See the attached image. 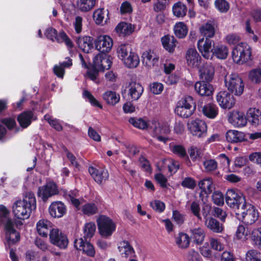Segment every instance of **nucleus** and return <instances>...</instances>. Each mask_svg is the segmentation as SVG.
Wrapping results in <instances>:
<instances>
[{"label":"nucleus","instance_id":"obj_54","mask_svg":"<svg viewBox=\"0 0 261 261\" xmlns=\"http://www.w3.org/2000/svg\"><path fill=\"white\" fill-rule=\"evenodd\" d=\"M246 261H261V253L255 250H250L247 252Z\"/></svg>","mask_w":261,"mask_h":261},{"label":"nucleus","instance_id":"obj_20","mask_svg":"<svg viewBox=\"0 0 261 261\" xmlns=\"http://www.w3.org/2000/svg\"><path fill=\"white\" fill-rule=\"evenodd\" d=\"M74 246L76 249L82 250L89 256H93L95 254L93 246L88 242H84L82 238L76 239L74 242Z\"/></svg>","mask_w":261,"mask_h":261},{"label":"nucleus","instance_id":"obj_13","mask_svg":"<svg viewBox=\"0 0 261 261\" xmlns=\"http://www.w3.org/2000/svg\"><path fill=\"white\" fill-rule=\"evenodd\" d=\"M216 100L222 109H230L235 105V99L229 92L220 91L216 95Z\"/></svg>","mask_w":261,"mask_h":261},{"label":"nucleus","instance_id":"obj_35","mask_svg":"<svg viewBox=\"0 0 261 261\" xmlns=\"http://www.w3.org/2000/svg\"><path fill=\"white\" fill-rule=\"evenodd\" d=\"M103 100L106 103L111 106H114L119 102L120 95L118 93L113 91H107L102 96Z\"/></svg>","mask_w":261,"mask_h":261},{"label":"nucleus","instance_id":"obj_49","mask_svg":"<svg viewBox=\"0 0 261 261\" xmlns=\"http://www.w3.org/2000/svg\"><path fill=\"white\" fill-rule=\"evenodd\" d=\"M174 32L175 36L179 38L185 37L188 33L187 25L183 22L175 23L174 27Z\"/></svg>","mask_w":261,"mask_h":261},{"label":"nucleus","instance_id":"obj_46","mask_svg":"<svg viewBox=\"0 0 261 261\" xmlns=\"http://www.w3.org/2000/svg\"><path fill=\"white\" fill-rule=\"evenodd\" d=\"M132 52L131 46L128 44H121L117 48V56L122 61Z\"/></svg>","mask_w":261,"mask_h":261},{"label":"nucleus","instance_id":"obj_7","mask_svg":"<svg viewBox=\"0 0 261 261\" xmlns=\"http://www.w3.org/2000/svg\"><path fill=\"white\" fill-rule=\"evenodd\" d=\"M97 223L99 233L104 237L111 236L115 231V223L111 219L106 216H100L97 219Z\"/></svg>","mask_w":261,"mask_h":261},{"label":"nucleus","instance_id":"obj_39","mask_svg":"<svg viewBox=\"0 0 261 261\" xmlns=\"http://www.w3.org/2000/svg\"><path fill=\"white\" fill-rule=\"evenodd\" d=\"M124 65L129 68H134L138 66L140 58L135 52L130 53L129 56L122 61Z\"/></svg>","mask_w":261,"mask_h":261},{"label":"nucleus","instance_id":"obj_58","mask_svg":"<svg viewBox=\"0 0 261 261\" xmlns=\"http://www.w3.org/2000/svg\"><path fill=\"white\" fill-rule=\"evenodd\" d=\"M83 96L87 99L91 105L94 107H97L100 109L102 108V105L94 97L88 90H85L83 92Z\"/></svg>","mask_w":261,"mask_h":261},{"label":"nucleus","instance_id":"obj_26","mask_svg":"<svg viewBox=\"0 0 261 261\" xmlns=\"http://www.w3.org/2000/svg\"><path fill=\"white\" fill-rule=\"evenodd\" d=\"M6 238L9 245L17 242L20 239L19 233L14 229L13 223L4 227Z\"/></svg>","mask_w":261,"mask_h":261},{"label":"nucleus","instance_id":"obj_41","mask_svg":"<svg viewBox=\"0 0 261 261\" xmlns=\"http://www.w3.org/2000/svg\"><path fill=\"white\" fill-rule=\"evenodd\" d=\"M33 114L31 111L25 112L17 117V120L20 125L23 128H26L32 122Z\"/></svg>","mask_w":261,"mask_h":261},{"label":"nucleus","instance_id":"obj_48","mask_svg":"<svg viewBox=\"0 0 261 261\" xmlns=\"http://www.w3.org/2000/svg\"><path fill=\"white\" fill-rule=\"evenodd\" d=\"M78 192L76 190L67 191H64L63 195L68 201H70L71 203L77 208L81 204L80 201L76 198L77 196Z\"/></svg>","mask_w":261,"mask_h":261},{"label":"nucleus","instance_id":"obj_53","mask_svg":"<svg viewBox=\"0 0 261 261\" xmlns=\"http://www.w3.org/2000/svg\"><path fill=\"white\" fill-rule=\"evenodd\" d=\"M215 6L221 13H226L230 8V5L226 0H215Z\"/></svg>","mask_w":261,"mask_h":261},{"label":"nucleus","instance_id":"obj_31","mask_svg":"<svg viewBox=\"0 0 261 261\" xmlns=\"http://www.w3.org/2000/svg\"><path fill=\"white\" fill-rule=\"evenodd\" d=\"M118 250L122 257H132L135 254V251L129 243L124 241L120 243Z\"/></svg>","mask_w":261,"mask_h":261},{"label":"nucleus","instance_id":"obj_17","mask_svg":"<svg viewBox=\"0 0 261 261\" xmlns=\"http://www.w3.org/2000/svg\"><path fill=\"white\" fill-rule=\"evenodd\" d=\"M88 171L92 177L98 184H101L103 181L107 180L109 177L107 170L103 168H96L90 167Z\"/></svg>","mask_w":261,"mask_h":261},{"label":"nucleus","instance_id":"obj_6","mask_svg":"<svg viewBox=\"0 0 261 261\" xmlns=\"http://www.w3.org/2000/svg\"><path fill=\"white\" fill-rule=\"evenodd\" d=\"M195 107L193 98L191 96H186L178 102L175 112L181 117L188 118L193 113Z\"/></svg>","mask_w":261,"mask_h":261},{"label":"nucleus","instance_id":"obj_56","mask_svg":"<svg viewBox=\"0 0 261 261\" xmlns=\"http://www.w3.org/2000/svg\"><path fill=\"white\" fill-rule=\"evenodd\" d=\"M44 119L56 130L61 131L62 130L63 127L59 120L53 118L52 117L48 114H46L44 116Z\"/></svg>","mask_w":261,"mask_h":261},{"label":"nucleus","instance_id":"obj_51","mask_svg":"<svg viewBox=\"0 0 261 261\" xmlns=\"http://www.w3.org/2000/svg\"><path fill=\"white\" fill-rule=\"evenodd\" d=\"M81 210L85 215L90 216L96 214L98 208L94 203H88L82 205Z\"/></svg>","mask_w":261,"mask_h":261},{"label":"nucleus","instance_id":"obj_40","mask_svg":"<svg viewBox=\"0 0 261 261\" xmlns=\"http://www.w3.org/2000/svg\"><path fill=\"white\" fill-rule=\"evenodd\" d=\"M213 55L221 60L225 59L228 54V48L224 45H218L214 46L212 50Z\"/></svg>","mask_w":261,"mask_h":261},{"label":"nucleus","instance_id":"obj_3","mask_svg":"<svg viewBox=\"0 0 261 261\" xmlns=\"http://www.w3.org/2000/svg\"><path fill=\"white\" fill-rule=\"evenodd\" d=\"M237 218L246 225H251L256 221L258 218V214L253 206L246 204L242 207L236 211Z\"/></svg>","mask_w":261,"mask_h":261},{"label":"nucleus","instance_id":"obj_37","mask_svg":"<svg viewBox=\"0 0 261 261\" xmlns=\"http://www.w3.org/2000/svg\"><path fill=\"white\" fill-rule=\"evenodd\" d=\"M201 111L205 116L214 119L218 114V108L215 104L208 103L202 107Z\"/></svg>","mask_w":261,"mask_h":261},{"label":"nucleus","instance_id":"obj_34","mask_svg":"<svg viewBox=\"0 0 261 261\" xmlns=\"http://www.w3.org/2000/svg\"><path fill=\"white\" fill-rule=\"evenodd\" d=\"M199 32L201 35L206 38L213 37L215 34L214 24L210 22H207L199 28Z\"/></svg>","mask_w":261,"mask_h":261},{"label":"nucleus","instance_id":"obj_47","mask_svg":"<svg viewBox=\"0 0 261 261\" xmlns=\"http://www.w3.org/2000/svg\"><path fill=\"white\" fill-rule=\"evenodd\" d=\"M187 8L186 6L180 2H178L172 6L173 15L177 17H183L187 14Z\"/></svg>","mask_w":261,"mask_h":261},{"label":"nucleus","instance_id":"obj_32","mask_svg":"<svg viewBox=\"0 0 261 261\" xmlns=\"http://www.w3.org/2000/svg\"><path fill=\"white\" fill-rule=\"evenodd\" d=\"M175 243L178 248L186 249L190 243V238L189 235L184 232H179L175 237Z\"/></svg>","mask_w":261,"mask_h":261},{"label":"nucleus","instance_id":"obj_10","mask_svg":"<svg viewBox=\"0 0 261 261\" xmlns=\"http://www.w3.org/2000/svg\"><path fill=\"white\" fill-rule=\"evenodd\" d=\"M188 129L192 135L202 138L206 135L207 125L204 121L196 119L188 123Z\"/></svg>","mask_w":261,"mask_h":261},{"label":"nucleus","instance_id":"obj_23","mask_svg":"<svg viewBox=\"0 0 261 261\" xmlns=\"http://www.w3.org/2000/svg\"><path fill=\"white\" fill-rule=\"evenodd\" d=\"M49 215L53 218H61L66 213V208L64 203L60 201L53 202L48 208Z\"/></svg>","mask_w":261,"mask_h":261},{"label":"nucleus","instance_id":"obj_52","mask_svg":"<svg viewBox=\"0 0 261 261\" xmlns=\"http://www.w3.org/2000/svg\"><path fill=\"white\" fill-rule=\"evenodd\" d=\"M249 79L253 83H261V68H256L250 71Z\"/></svg>","mask_w":261,"mask_h":261},{"label":"nucleus","instance_id":"obj_44","mask_svg":"<svg viewBox=\"0 0 261 261\" xmlns=\"http://www.w3.org/2000/svg\"><path fill=\"white\" fill-rule=\"evenodd\" d=\"M9 210L3 205H0V223L4 227L13 223L12 220L9 217Z\"/></svg>","mask_w":261,"mask_h":261},{"label":"nucleus","instance_id":"obj_16","mask_svg":"<svg viewBox=\"0 0 261 261\" xmlns=\"http://www.w3.org/2000/svg\"><path fill=\"white\" fill-rule=\"evenodd\" d=\"M188 66L191 68H198L201 62V57L195 48H189L186 54Z\"/></svg>","mask_w":261,"mask_h":261},{"label":"nucleus","instance_id":"obj_55","mask_svg":"<svg viewBox=\"0 0 261 261\" xmlns=\"http://www.w3.org/2000/svg\"><path fill=\"white\" fill-rule=\"evenodd\" d=\"M95 225L93 223H88L85 225L84 229V238L86 239L91 238L94 235L95 231Z\"/></svg>","mask_w":261,"mask_h":261},{"label":"nucleus","instance_id":"obj_63","mask_svg":"<svg viewBox=\"0 0 261 261\" xmlns=\"http://www.w3.org/2000/svg\"><path fill=\"white\" fill-rule=\"evenodd\" d=\"M59 43L64 42L68 48H71L73 46V44L71 40L67 37L66 34L61 32L59 33V37L58 38V41Z\"/></svg>","mask_w":261,"mask_h":261},{"label":"nucleus","instance_id":"obj_62","mask_svg":"<svg viewBox=\"0 0 261 261\" xmlns=\"http://www.w3.org/2000/svg\"><path fill=\"white\" fill-rule=\"evenodd\" d=\"M203 166L207 172L212 171L217 169L218 164L215 160L210 159L203 162Z\"/></svg>","mask_w":261,"mask_h":261},{"label":"nucleus","instance_id":"obj_50","mask_svg":"<svg viewBox=\"0 0 261 261\" xmlns=\"http://www.w3.org/2000/svg\"><path fill=\"white\" fill-rule=\"evenodd\" d=\"M129 122L135 127L142 129L147 128L148 127H150L151 124V123H148L146 120L141 118H130L129 119Z\"/></svg>","mask_w":261,"mask_h":261},{"label":"nucleus","instance_id":"obj_61","mask_svg":"<svg viewBox=\"0 0 261 261\" xmlns=\"http://www.w3.org/2000/svg\"><path fill=\"white\" fill-rule=\"evenodd\" d=\"M212 200L213 202L218 205L224 204V196L219 191H215L212 194Z\"/></svg>","mask_w":261,"mask_h":261},{"label":"nucleus","instance_id":"obj_64","mask_svg":"<svg viewBox=\"0 0 261 261\" xmlns=\"http://www.w3.org/2000/svg\"><path fill=\"white\" fill-rule=\"evenodd\" d=\"M187 258L188 261H201V258L198 252L191 249L187 253Z\"/></svg>","mask_w":261,"mask_h":261},{"label":"nucleus","instance_id":"obj_36","mask_svg":"<svg viewBox=\"0 0 261 261\" xmlns=\"http://www.w3.org/2000/svg\"><path fill=\"white\" fill-rule=\"evenodd\" d=\"M134 26L129 23L121 22L115 28L116 32L120 35H129L134 31Z\"/></svg>","mask_w":261,"mask_h":261},{"label":"nucleus","instance_id":"obj_15","mask_svg":"<svg viewBox=\"0 0 261 261\" xmlns=\"http://www.w3.org/2000/svg\"><path fill=\"white\" fill-rule=\"evenodd\" d=\"M198 186L201 190L200 197L202 201H204V195L207 198L208 195L215 189L212 178L208 177L203 179L198 182Z\"/></svg>","mask_w":261,"mask_h":261},{"label":"nucleus","instance_id":"obj_5","mask_svg":"<svg viewBox=\"0 0 261 261\" xmlns=\"http://www.w3.org/2000/svg\"><path fill=\"white\" fill-rule=\"evenodd\" d=\"M226 204L231 208L234 210V212L244 207L245 199L243 194L239 191L234 189H228L225 195Z\"/></svg>","mask_w":261,"mask_h":261},{"label":"nucleus","instance_id":"obj_1","mask_svg":"<svg viewBox=\"0 0 261 261\" xmlns=\"http://www.w3.org/2000/svg\"><path fill=\"white\" fill-rule=\"evenodd\" d=\"M36 208V200L34 194L31 192L25 193L22 200L16 201L12 206L14 216L23 220L29 218L32 212Z\"/></svg>","mask_w":261,"mask_h":261},{"label":"nucleus","instance_id":"obj_27","mask_svg":"<svg viewBox=\"0 0 261 261\" xmlns=\"http://www.w3.org/2000/svg\"><path fill=\"white\" fill-rule=\"evenodd\" d=\"M204 81L197 82L195 84L196 92L201 96H210L213 93L212 86Z\"/></svg>","mask_w":261,"mask_h":261},{"label":"nucleus","instance_id":"obj_45","mask_svg":"<svg viewBox=\"0 0 261 261\" xmlns=\"http://www.w3.org/2000/svg\"><path fill=\"white\" fill-rule=\"evenodd\" d=\"M96 0H77V7L82 12H88L92 10L95 6Z\"/></svg>","mask_w":261,"mask_h":261},{"label":"nucleus","instance_id":"obj_38","mask_svg":"<svg viewBox=\"0 0 261 261\" xmlns=\"http://www.w3.org/2000/svg\"><path fill=\"white\" fill-rule=\"evenodd\" d=\"M164 48L169 53H173L176 46V40L173 36L166 35L161 39Z\"/></svg>","mask_w":261,"mask_h":261},{"label":"nucleus","instance_id":"obj_22","mask_svg":"<svg viewBox=\"0 0 261 261\" xmlns=\"http://www.w3.org/2000/svg\"><path fill=\"white\" fill-rule=\"evenodd\" d=\"M213 41L209 38H202L199 39L197 43V46L202 56L205 59H209L211 56V50Z\"/></svg>","mask_w":261,"mask_h":261},{"label":"nucleus","instance_id":"obj_60","mask_svg":"<svg viewBox=\"0 0 261 261\" xmlns=\"http://www.w3.org/2000/svg\"><path fill=\"white\" fill-rule=\"evenodd\" d=\"M171 150L173 153L181 158H184L187 155L186 149L181 145H174L171 146Z\"/></svg>","mask_w":261,"mask_h":261},{"label":"nucleus","instance_id":"obj_14","mask_svg":"<svg viewBox=\"0 0 261 261\" xmlns=\"http://www.w3.org/2000/svg\"><path fill=\"white\" fill-rule=\"evenodd\" d=\"M96 48L101 53H109L112 49L113 42L112 38L107 35L98 36L95 42Z\"/></svg>","mask_w":261,"mask_h":261},{"label":"nucleus","instance_id":"obj_4","mask_svg":"<svg viewBox=\"0 0 261 261\" xmlns=\"http://www.w3.org/2000/svg\"><path fill=\"white\" fill-rule=\"evenodd\" d=\"M225 85L229 92L235 95L240 96L243 93L244 89L243 81L237 73L226 75Z\"/></svg>","mask_w":261,"mask_h":261},{"label":"nucleus","instance_id":"obj_42","mask_svg":"<svg viewBox=\"0 0 261 261\" xmlns=\"http://www.w3.org/2000/svg\"><path fill=\"white\" fill-rule=\"evenodd\" d=\"M79 47L85 53H89L92 48V43L90 37H80L77 40Z\"/></svg>","mask_w":261,"mask_h":261},{"label":"nucleus","instance_id":"obj_19","mask_svg":"<svg viewBox=\"0 0 261 261\" xmlns=\"http://www.w3.org/2000/svg\"><path fill=\"white\" fill-rule=\"evenodd\" d=\"M144 91L142 86L139 83L130 82L128 87V96L132 101L138 100Z\"/></svg>","mask_w":261,"mask_h":261},{"label":"nucleus","instance_id":"obj_25","mask_svg":"<svg viewBox=\"0 0 261 261\" xmlns=\"http://www.w3.org/2000/svg\"><path fill=\"white\" fill-rule=\"evenodd\" d=\"M93 17L96 24L103 25L109 19L108 10L103 8L97 9L94 11Z\"/></svg>","mask_w":261,"mask_h":261},{"label":"nucleus","instance_id":"obj_29","mask_svg":"<svg viewBox=\"0 0 261 261\" xmlns=\"http://www.w3.org/2000/svg\"><path fill=\"white\" fill-rule=\"evenodd\" d=\"M51 223L46 219H41L36 224V229L39 235L47 237L48 231L51 230Z\"/></svg>","mask_w":261,"mask_h":261},{"label":"nucleus","instance_id":"obj_18","mask_svg":"<svg viewBox=\"0 0 261 261\" xmlns=\"http://www.w3.org/2000/svg\"><path fill=\"white\" fill-rule=\"evenodd\" d=\"M228 121L235 127H241L247 124V118L243 112L233 111L228 117Z\"/></svg>","mask_w":261,"mask_h":261},{"label":"nucleus","instance_id":"obj_11","mask_svg":"<svg viewBox=\"0 0 261 261\" xmlns=\"http://www.w3.org/2000/svg\"><path fill=\"white\" fill-rule=\"evenodd\" d=\"M59 193L57 185L53 181L47 182L45 185L40 187L38 190V195L43 201H46L49 197Z\"/></svg>","mask_w":261,"mask_h":261},{"label":"nucleus","instance_id":"obj_30","mask_svg":"<svg viewBox=\"0 0 261 261\" xmlns=\"http://www.w3.org/2000/svg\"><path fill=\"white\" fill-rule=\"evenodd\" d=\"M205 225L208 229L215 233H221L223 230V224L212 217L206 218Z\"/></svg>","mask_w":261,"mask_h":261},{"label":"nucleus","instance_id":"obj_21","mask_svg":"<svg viewBox=\"0 0 261 261\" xmlns=\"http://www.w3.org/2000/svg\"><path fill=\"white\" fill-rule=\"evenodd\" d=\"M199 76L205 82H211L214 76L215 68L211 63H205L199 69Z\"/></svg>","mask_w":261,"mask_h":261},{"label":"nucleus","instance_id":"obj_2","mask_svg":"<svg viewBox=\"0 0 261 261\" xmlns=\"http://www.w3.org/2000/svg\"><path fill=\"white\" fill-rule=\"evenodd\" d=\"M251 47L246 43L241 42L236 46L232 50L231 56L234 62L243 64L251 60Z\"/></svg>","mask_w":261,"mask_h":261},{"label":"nucleus","instance_id":"obj_43","mask_svg":"<svg viewBox=\"0 0 261 261\" xmlns=\"http://www.w3.org/2000/svg\"><path fill=\"white\" fill-rule=\"evenodd\" d=\"M259 111L255 108H250L247 112V116L249 122L252 125H257L260 123Z\"/></svg>","mask_w":261,"mask_h":261},{"label":"nucleus","instance_id":"obj_57","mask_svg":"<svg viewBox=\"0 0 261 261\" xmlns=\"http://www.w3.org/2000/svg\"><path fill=\"white\" fill-rule=\"evenodd\" d=\"M188 152L191 159L193 161L200 159L203 154V150L201 149L194 146L191 147Z\"/></svg>","mask_w":261,"mask_h":261},{"label":"nucleus","instance_id":"obj_12","mask_svg":"<svg viewBox=\"0 0 261 261\" xmlns=\"http://www.w3.org/2000/svg\"><path fill=\"white\" fill-rule=\"evenodd\" d=\"M112 65L110 57L105 53L97 54L93 59V67L98 71L109 69Z\"/></svg>","mask_w":261,"mask_h":261},{"label":"nucleus","instance_id":"obj_24","mask_svg":"<svg viewBox=\"0 0 261 261\" xmlns=\"http://www.w3.org/2000/svg\"><path fill=\"white\" fill-rule=\"evenodd\" d=\"M142 58L143 63L148 68L153 67L159 61V57L150 49L144 51L142 53Z\"/></svg>","mask_w":261,"mask_h":261},{"label":"nucleus","instance_id":"obj_28","mask_svg":"<svg viewBox=\"0 0 261 261\" xmlns=\"http://www.w3.org/2000/svg\"><path fill=\"white\" fill-rule=\"evenodd\" d=\"M190 238L197 245L201 244L204 240L205 232L201 227H198L190 229Z\"/></svg>","mask_w":261,"mask_h":261},{"label":"nucleus","instance_id":"obj_59","mask_svg":"<svg viewBox=\"0 0 261 261\" xmlns=\"http://www.w3.org/2000/svg\"><path fill=\"white\" fill-rule=\"evenodd\" d=\"M251 238L255 245L261 248V227L254 229L252 231Z\"/></svg>","mask_w":261,"mask_h":261},{"label":"nucleus","instance_id":"obj_33","mask_svg":"<svg viewBox=\"0 0 261 261\" xmlns=\"http://www.w3.org/2000/svg\"><path fill=\"white\" fill-rule=\"evenodd\" d=\"M227 141L231 143L241 142L245 140L244 133L235 130H229L226 134Z\"/></svg>","mask_w":261,"mask_h":261},{"label":"nucleus","instance_id":"obj_8","mask_svg":"<svg viewBox=\"0 0 261 261\" xmlns=\"http://www.w3.org/2000/svg\"><path fill=\"white\" fill-rule=\"evenodd\" d=\"M150 128L153 130L154 135L159 141L164 143L168 141V138L166 137L170 132V129L168 124L153 121L151 122Z\"/></svg>","mask_w":261,"mask_h":261},{"label":"nucleus","instance_id":"obj_9","mask_svg":"<svg viewBox=\"0 0 261 261\" xmlns=\"http://www.w3.org/2000/svg\"><path fill=\"white\" fill-rule=\"evenodd\" d=\"M50 242L60 249H64L68 245V239L66 234L58 228H52L49 234Z\"/></svg>","mask_w":261,"mask_h":261}]
</instances>
